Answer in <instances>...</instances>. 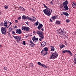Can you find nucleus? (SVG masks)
Instances as JSON below:
<instances>
[{
    "label": "nucleus",
    "instance_id": "obj_1",
    "mask_svg": "<svg viewBox=\"0 0 76 76\" xmlns=\"http://www.w3.org/2000/svg\"><path fill=\"white\" fill-rule=\"evenodd\" d=\"M48 48L47 47L45 48L41 52V54L43 56H46L48 54Z\"/></svg>",
    "mask_w": 76,
    "mask_h": 76
},
{
    "label": "nucleus",
    "instance_id": "obj_2",
    "mask_svg": "<svg viewBox=\"0 0 76 76\" xmlns=\"http://www.w3.org/2000/svg\"><path fill=\"white\" fill-rule=\"evenodd\" d=\"M58 57V54L57 53H53L52 55L50 56V59H55L56 58H57Z\"/></svg>",
    "mask_w": 76,
    "mask_h": 76
},
{
    "label": "nucleus",
    "instance_id": "obj_3",
    "mask_svg": "<svg viewBox=\"0 0 76 76\" xmlns=\"http://www.w3.org/2000/svg\"><path fill=\"white\" fill-rule=\"evenodd\" d=\"M69 4V2L67 0L65 1L63 3V6H64V7L66 10H68L69 8L67 6V4Z\"/></svg>",
    "mask_w": 76,
    "mask_h": 76
},
{
    "label": "nucleus",
    "instance_id": "obj_4",
    "mask_svg": "<svg viewBox=\"0 0 76 76\" xmlns=\"http://www.w3.org/2000/svg\"><path fill=\"white\" fill-rule=\"evenodd\" d=\"M36 33L37 34H38L40 37L42 38V39H44V35L43 34H42V32L41 31L38 30L37 31Z\"/></svg>",
    "mask_w": 76,
    "mask_h": 76
},
{
    "label": "nucleus",
    "instance_id": "obj_5",
    "mask_svg": "<svg viewBox=\"0 0 76 76\" xmlns=\"http://www.w3.org/2000/svg\"><path fill=\"white\" fill-rule=\"evenodd\" d=\"M22 19L24 20H27L28 19L29 20L32 21V19L29 17L26 16V15H24L22 16Z\"/></svg>",
    "mask_w": 76,
    "mask_h": 76
},
{
    "label": "nucleus",
    "instance_id": "obj_6",
    "mask_svg": "<svg viewBox=\"0 0 76 76\" xmlns=\"http://www.w3.org/2000/svg\"><path fill=\"white\" fill-rule=\"evenodd\" d=\"M43 12L44 13L48 16H50L51 15V12L50 10L47 9H45L43 10Z\"/></svg>",
    "mask_w": 76,
    "mask_h": 76
},
{
    "label": "nucleus",
    "instance_id": "obj_7",
    "mask_svg": "<svg viewBox=\"0 0 76 76\" xmlns=\"http://www.w3.org/2000/svg\"><path fill=\"white\" fill-rule=\"evenodd\" d=\"M59 34H60L61 35H63V36L65 35H66L65 30L64 29H61L59 30Z\"/></svg>",
    "mask_w": 76,
    "mask_h": 76
},
{
    "label": "nucleus",
    "instance_id": "obj_8",
    "mask_svg": "<svg viewBox=\"0 0 76 76\" xmlns=\"http://www.w3.org/2000/svg\"><path fill=\"white\" fill-rule=\"evenodd\" d=\"M1 32L2 34L6 35V32L7 30L5 27H2L1 28Z\"/></svg>",
    "mask_w": 76,
    "mask_h": 76
},
{
    "label": "nucleus",
    "instance_id": "obj_9",
    "mask_svg": "<svg viewBox=\"0 0 76 76\" xmlns=\"http://www.w3.org/2000/svg\"><path fill=\"white\" fill-rule=\"evenodd\" d=\"M13 37H14V38H15L16 40H17L18 42H19V41L21 40V37H20L13 36Z\"/></svg>",
    "mask_w": 76,
    "mask_h": 76
},
{
    "label": "nucleus",
    "instance_id": "obj_10",
    "mask_svg": "<svg viewBox=\"0 0 76 76\" xmlns=\"http://www.w3.org/2000/svg\"><path fill=\"white\" fill-rule=\"evenodd\" d=\"M22 30L23 31H29V28L28 27H23L22 28Z\"/></svg>",
    "mask_w": 76,
    "mask_h": 76
},
{
    "label": "nucleus",
    "instance_id": "obj_11",
    "mask_svg": "<svg viewBox=\"0 0 76 76\" xmlns=\"http://www.w3.org/2000/svg\"><path fill=\"white\" fill-rule=\"evenodd\" d=\"M29 45H30V47H34L35 46V44L34 43V42L32 41V40H30L29 43Z\"/></svg>",
    "mask_w": 76,
    "mask_h": 76
},
{
    "label": "nucleus",
    "instance_id": "obj_12",
    "mask_svg": "<svg viewBox=\"0 0 76 76\" xmlns=\"http://www.w3.org/2000/svg\"><path fill=\"white\" fill-rule=\"evenodd\" d=\"M16 33L17 34H22V31L20 29H17L16 31Z\"/></svg>",
    "mask_w": 76,
    "mask_h": 76
},
{
    "label": "nucleus",
    "instance_id": "obj_13",
    "mask_svg": "<svg viewBox=\"0 0 76 76\" xmlns=\"http://www.w3.org/2000/svg\"><path fill=\"white\" fill-rule=\"evenodd\" d=\"M43 26V25L42 24L39 23V25L37 27V28L39 30H40L42 28V27Z\"/></svg>",
    "mask_w": 76,
    "mask_h": 76
},
{
    "label": "nucleus",
    "instance_id": "obj_14",
    "mask_svg": "<svg viewBox=\"0 0 76 76\" xmlns=\"http://www.w3.org/2000/svg\"><path fill=\"white\" fill-rule=\"evenodd\" d=\"M47 44V42H43L42 43V44H41V46L42 47H44V46H45L46 44Z\"/></svg>",
    "mask_w": 76,
    "mask_h": 76
},
{
    "label": "nucleus",
    "instance_id": "obj_15",
    "mask_svg": "<svg viewBox=\"0 0 76 76\" xmlns=\"http://www.w3.org/2000/svg\"><path fill=\"white\" fill-rule=\"evenodd\" d=\"M62 13H63V15H65L66 16H67V17L69 16V14H68L67 12H62Z\"/></svg>",
    "mask_w": 76,
    "mask_h": 76
},
{
    "label": "nucleus",
    "instance_id": "obj_16",
    "mask_svg": "<svg viewBox=\"0 0 76 76\" xmlns=\"http://www.w3.org/2000/svg\"><path fill=\"white\" fill-rule=\"evenodd\" d=\"M32 39L33 41H35V40H38V38H36L35 36H34V37H33Z\"/></svg>",
    "mask_w": 76,
    "mask_h": 76
},
{
    "label": "nucleus",
    "instance_id": "obj_17",
    "mask_svg": "<svg viewBox=\"0 0 76 76\" xmlns=\"http://www.w3.org/2000/svg\"><path fill=\"white\" fill-rule=\"evenodd\" d=\"M4 26H5V28L7 27V22L6 21H5L4 22Z\"/></svg>",
    "mask_w": 76,
    "mask_h": 76
},
{
    "label": "nucleus",
    "instance_id": "obj_18",
    "mask_svg": "<svg viewBox=\"0 0 76 76\" xmlns=\"http://www.w3.org/2000/svg\"><path fill=\"white\" fill-rule=\"evenodd\" d=\"M60 23H61V21L58 20H57L56 22V25H60Z\"/></svg>",
    "mask_w": 76,
    "mask_h": 76
},
{
    "label": "nucleus",
    "instance_id": "obj_19",
    "mask_svg": "<svg viewBox=\"0 0 76 76\" xmlns=\"http://www.w3.org/2000/svg\"><path fill=\"white\" fill-rule=\"evenodd\" d=\"M19 8L20 10H22V11H25V9L22 7H19Z\"/></svg>",
    "mask_w": 76,
    "mask_h": 76
},
{
    "label": "nucleus",
    "instance_id": "obj_20",
    "mask_svg": "<svg viewBox=\"0 0 76 76\" xmlns=\"http://www.w3.org/2000/svg\"><path fill=\"white\" fill-rule=\"evenodd\" d=\"M50 47H52L51 49V51H54V50H55L54 47L53 46H51Z\"/></svg>",
    "mask_w": 76,
    "mask_h": 76
},
{
    "label": "nucleus",
    "instance_id": "obj_21",
    "mask_svg": "<svg viewBox=\"0 0 76 76\" xmlns=\"http://www.w3.org/2000/svg\"><path fill=\"white\" fill-rule=\"evenodd\" d=\"M38 23H39V22H38V21H37L36 23L34 24V26H36L37 25H38Z\"/></svg>",
    "mask_w": 76,
    "mask_h": 76
},
{
    "label": "nucleus",
    "instance_id": "obj_22",
    "mask_svg": "<svg viewBox=\"0 0 76 76\" xmlns=\"http://www.w3.org/2000/svg\"><path fill=\"white\" fill-rule=\"evenodd\" d=\"M51 19L53 20H54L55 19H56V16H54L51 17Z\"/></svg>",
    "mask_w": 76,
    "mask_h": 76
},
{
    "label": "nucleus",
    "instance_id": "obj_23",
    "mask_svg": "<svg viewBox=\"0 0 76 76\" xmlns=\"http://www.w3.org/2000/svg\"><path fill=\"white\" fill-rule=\"evenodd\" d=\"M37 64H38V65H39V66H42V64H41V62H38L37 63Z\"/></svg>",
    "mask_w": 76,
    "mask_h": 76
},
{
    "label": "nucleus",
    "instance_id": "obj_24",
    "mask_svg": "<svg viewBox=\"0 0 76 76\" xmlns=\"http://www.w3.org/2000/svg\"><path fill=\"white\" fill-rule=\"evenodd\" d=\"M42 67H44V68H47V66H46L44 64H42Z\"/></svg>",
    "mask_w": 76,
    "mask_h": 76
},
{
    "label": "nucleus",
    "instance_id": "obj_25",
    "mask_svg": "<svg viewBox=\"0 0 76 76\" xmlns=\"http://www.w3.org/2000/svg\"><path fill=\"white\" fill-rule=\"evenodd\" d=\"M64 47H65V46L64 45L61 46L60 48L61 49L63 48H64Z\"/></svg>",
    "mask_w": 76,
    "mask_h": 76
},
{
    "label": "nucleus",
    "instance_id": "obj_26",
    "mask_svg": "<svg viewBox=\"0 0 76 76\" xmlns=\"http://www.w3.org/2000/svg\"><path fill=\"white\" fill-rule=\"evenodd\" d=\"M32 20L33 22L34 21H35L36 20V19H35V18H34V17H33V19H32Z\"/></svg>",
    "mask_w": 76,
    "mask_h": 76
},
{
    "label": "nucleus",
    "instance_id": "obj_27",
    "mask_svg": "<svg viewBox=\"0 0 76 76\" xmlns=\"http://www.w3.org/2000/svg\"><path fill=\"white\" fill-rule=\"evenodd\" d=\"M4 7H5V9H8V6H7L6 7L5 6H4Z\"/></svg>",
    "mask_w": 76,
    "mask_h": 76
},
{
    "label": "nucleus",
    "instance_id": "obj_28",
    "mask_svg": "<svg viewBox=\"0 0 76 76\" xmlns=\"http://www.w3.org/2000/svg\"><path fill=\"white\" fill-rule=\"evenodd\" d=\"M66 22L67 23H69L70 22V20L69 19H67L66 20Z\"/></svg>",
    "mask_w": 76,
    "mask_h": 76
},
{
    "label": "nucleus",
    "instance_id": "obj_29",
    "mask_svg": "<svg viewBox=\"0 0 76 76\" xmlns=\"http://www.w3.org/2000/svg\"><path fill=\"white\" fill-rule=\"evenodd\" d=\"M12 33L13 35H14V34H16V33L14 31H12Z\"/></svg>",
    "mask_w": 76,
    "mask_h": 76
},
{
    "label": "nucleus",
    "instance_id": "obj_30",
    "mask_svg": "<svg viewBox=\"0 0 76 76\" xmlns=\"http://www.w3.org/2000/svg\"><path fill=\"white\" fill-rule=\"evenodd\" d=\"M66 50H63L62 51V53H66Z\"/></svg>",
    "mask_w": 76,
    "mask_h": 76
},
{
    "label": "nucleus",
    "instance_id": "obj_31",
    "mask_svg": "<svg viewBox=\"0 0 76 76\" xmlns=\"http://www.w3.org/2000/svg\"><path fill=\"white\" fill-rule=\"evenodd\" d=\"M69 53L70 56H73V54L71 52H70Z\"/></svg>",
    "mask_w": 76,
    "mask_h": 76
},
{
    "label": "nucleus",
    "instance_id": "obj_32",
    "mask_svg": "<svg viewBox=\"0 0 76 76\" xmlns=\"http://www.w3.org/2000/svg\"><path fill=\"white\" fill-rule=\"evenodd\" d=\"M23 44L24 45H26V43H25V41H23Z\"/></svg>",
    "mask_w": 76,
    "mask_h": 76
},
{
    "label": "nucleus",
    "instance_id": "obj_33",
    "mask_svg": "<svg viewBox=\"0 0 76 76\" xmlns=\"http://www.w3.org/2000/svg\"><path fill=\"white\" fill-rule=\"evenodd\" d=\"M43 6L45 8H47V7L45 4H43Z\"/></svg>",
    "mask_w": 76,
    "mask_h": 76
},
{
    "label": "nucleus",
    "instance_id": "obj_34",
    "mask_svg": "<svg viewBox=\"0 0 76 76\" xmlns=\"http://www.w3.org/2000/svg\"><path fill=\"white\" fill-rule=\"evenodd\" d=\"M74 61L75 62V64H76V58L74 59Z\"/></svg>",
    "mask_w": 76,
    "mask_h": 76
},
{
    "label": "nucleus",
    "instance_id": "obj_35",
    "mask_svg": "<svg viewBox=\"0 0 76 76\" xmlns=\"http://www.w3.org/2000/svg\"><path fill=\"white\" fill-rule=\"evenodd\" d=\"M66 53H70V51H69V50H66Z\"/></svg>",
    "mask_w": 76,
    "mask_h": 76
},
{
    "label": "nucleus",
    "instance_id": "obj_36",
    "mask_svg": "<svg viewBox=\"0 0 76 76\" xmlns=\"http://www.w3.org/2000/svg\"><path fill=\"white\" fill-rule=\"evenodd\" d=\"M22 19V18H21V17H20L18 18V20H20V19Z\"/></svg>",
    "mask_w": 76,
    "mask_h": 76
},
{
    "label": "nucleus",
    "instance_id": "obj_37",
    "mask_svg": "<svg viewBox=\"0 0 76 76\" xmlns=\"http://www.w3.org/2000/svg\"><path fill=\"white\" fill-rule=\"evenodd\" d=\"M65 37H66V38H67V39H68V38H69V36L68 35H65Z\"/></svg>",
    "mask_w": 76,
    "mask_h": 76
},
{
    "label": "nucleus",
    "instance_id": "obj_38",
    "mask_svg": "<svg viewBox=\"0 0 76 76\" xmlns=\"http://www.w3.org/2000/svg\"><path fill=\"white\" fill-rule=\"evenodd\" d=\"M75 4L74 3L73 4V2L72 3V5L73 7H73V6H75Z\"/></svg>",
    "mask_w": 76,
    "mask_h": 76
},
{
    "label": "nucleus",
    "instance_id": "obj_39",
    "mask_svg": "<svg viewBox=\"0 0 76 76\" xmlns=\"http://www.w3.org/2000/svg\"><path fill=\"white\" fill-rule=\"evenodd\" d=\"M50 20L51 22H53V20H52L51 19H50Z\"/></svg>",
    "mask_w": 76,
    "mask_h": 76
},
{
    "label": "nucleus",
    "instance_id": "obj_40",
    "mask_svg": "<svg viewBox=\"0 0 76 76\" xmlns=\"http://www.w3.org/2000/svg\"><path fill=\"white\" fill-rule=\"evenodd\" d=\"M10 25H9V26H8V27H9V26H10L12 25V23L10 22Z\"/></svg>",
    "mask_w": 76,
    "mask_h": 76
},
{
    "label": "nucleus",
    "instance_id": "obj_41",
    "mask_svg": "<svg viewBox=\"0 0 76 76\" xmlns=\"http://www.w3.org/2000/svg\"><path fill=\"white\" fill-rule=\"evenodd\" d=\"M25 38H28V36L27 35V36H26V37H25Z\"/></svg>",
    "mask_w": 76,
    "mask_h": 76
},
{
    "label": "nucleus",
    "instance_id": "obj_42",
    "mask_svg": "<svg viewBox=\"0 0 76 76\" xmlns=\"http://www.w3.org/2000/svg\"><path fill=\"white\" fill-rule=\"evenodd\" d=\"M15 22H16V23H18V20H15Z\"/></svg>",
    "mask_w": 76,
    "mask_h": 76
},
{
    "label": "nucleus",
    "instance_id": "obj_43",
    "mask_svg": "<svg viewBox=\"0 0 76 76\" xmlns=\"http://www.w3.org/2000/svg\"><path fill=\"white\" fill-rule=\"evenodd\" d=\"M4 70H7V69H6V67H4Z\"/></svg>",
    "mask_w": 76,
    "mask_h": 76
},
{
    "label": "nucleus",
    "instance_id": "obj_44",
    "mask_svg": "<svg viewBox=\"0 0 76 76\" xmlns=\"http://www.w3.org/2000/svg\"><path fill=\"white\" fill-rule=\"evenodd\" d=\"M28 21L26 22V23L27 25H28L29 24H28Z\"/></svg>",
    "mask_w": 76,
    "mask_h": 76
},
{
    "label": "nucleus",
    "instance_id": "obj_45",
    "mask_svg": "<svg viewBox=\"0 0 76 76\" xmlns=\"http://www.w3.org/2000/svg\"><path fill=\"white\" fill-rule=\"evenodd\" d=\"M42 38L39 39V41H42Z\"/></svg>",
    "mask_w": 76,
    "mask_h": 76
},
{
    "label": "nucleus",
    "instance_id": "obj_46",
    "mask_svg": "<svg viewBox=\"0 0 76 76\" xmlns=\"http://www.w3.org/2000/svg\"><path fill=\"white\" fill-rule=\"evenodd\" d=\"M50 4H52V5H53V2H52V1H51Z\"/></svg>",
    "mask_w": 76,
    "mask_h": 76
},
{
    "label": "nucleus",
    "instance_id": "obj_47",
    "mask_svg": "<svg viewBox=\"0 0 76 76\" xmlns=\"http://www.w3.org/2000/svg\"><path fill=\"white\" fill-rule=\"evenodd\" d=\"M41 30L42 31H44V28H43L42 27V28Z\"/></svg>",
    "mask_w": 76,
    "mask_h": 76
},
{
    "label": "nucleus",
    "instance_id": "obj_48",
    "mask_svg": "<svg viewBox=\"0 0 76 76\" xmlns=\"http://www.w3.org/2000/svg\"><path fill=\"white\" fill-rule=\"evenodd\" d=\"M14 29H15V28H17V26H15V27H14Z\"/></svg>",
    "mask_w": 76,
    "mask_h": 76
},
{
    "label": "nucleus",
    "instance_id": "obj_49",
    "mask_svg": "<svg viewBox=\"0 0 76 76\" xmlns=\"http://www.w3.org/2000/svg\"><path fill=\"white\" fill-rule=\"evenodd\" d=\"M13 29L12 28H11L10 30V31H12V30Z\"/></svg>",
    "mask_w": 76,
    "mask_h": 76
},
{
    "label": "nucleus",
    "instance_id": "obj_50",
    "mask_svg": "<svg viewBox=\"0 0 76 76\" xmlns=\"http://www.w3.org/2000/svg\"><path fill=\"white\" fill-rule=\"evenodd\" d=\"M74 57H75V58H76V54L75 55Z\"/></svg>",
    "mask_w": 76,
    "mask_h": 76
},
{
    "label": "nucleus",
    "instance_id": "obj_51",
    "mask_svg": "<svg viewBox=\"0 0 76 76\" xmlns=\"http://www.w3.org/2000/svg\"><path fill=\"white\" fill-rule=\"evenodd\" d=\"M30 35L31 36V37H32V34H30Z\"/></svg>",
    "mask_w": 76,
    "mask_h": 76
},
{
    "label": "nucleus",
    "instance_id": "obj_52",
    "mask_svg": "<svg viewBox=\"0 0 76 76\" xmlns=\"http://www.w3.org/2000/svg\"><path fill=\"white\" fill-rule=\"evenodd\" d=\"M8 36H9V37H11V35H10V34H8Z\"/></svg>",
    "mask_w": 76,
    "mask_h": 76
},
{
    "label": "nucleus",
    "instance_id": "obj_53",
    "mask_svg": "<svg viewBox=\"0 0 76 76\" xmlns=\"http://www.w3.org/2000/svg\"><path fill=\"white\" fill-rule=\"evenodd\" d=\"M49 10H50L51 12H52V11H52V10H51V9H50Z\"/></svg>",
    "mask_w": 76,
    "mask_h": 76
},
{
    "label": "nucleus",
    "instance_id": "obj_54",
    "mask_svg": "<svg viewBox=\"0 0 76 76\" xmlns=\"http://www.w3.org/2000/svg\"><path fill=\"white\" fill-rule=\"evenodd\" d=\"M1 45H0V48H1Z\"/></svg>",
    "mask_w": 76,
    "mask_h": 76
},
{
    "label": "nucleus",
    "instance_id": "obj_55",
    "mask_svg": "<svg viewBox=\"0 0 76 76\" xmlns=\"http://www.w3.org/2000/svg\"><path fill=\"white\" fill-rule=\"evenodd\" d=\"M74 6H76V4H74Z\"/></svg>",
    "mask_w": 76,
    "mask_h": 76
},
{
    "label": "nucleus",
    "instance_id": "obj_56",
    "mask_svg": "<svg viewBox=\"0 0 76 76\" xmlns=\"http://www.w3.org/2000/svg\"><path fill=\"white\" fill-rule=\"evenodd\" d=\"M8 23H10V22H9V21H8Z\"/></svg>",
    "mask_w": 76,
    "mask_h": 76
},
{
    "label": "nucleus",
    "instance_id": "obj_57",
    "mask_svg": "<svg viewBox=\"0 0 76 76\" xmlns=\"http://www.w3.org/2000/svg\"><path fill=\"white\" fill-rule=\"evenodd\" d=\"M47 9H47V10H48V9H49V8H48V7H47V8H46Z\"/></svg>",
    "mask_w": 76,
    "mask_h": 76
},
{
    "label": "nucleus",
    "instance_id": "obj_58",
    "mask_svg": "<svg viewBox=\"0 0 76 76\" xmlns=\"http://www.w3.org/2000/svg\"><path fill=\"white\" fill-rule=\"evenodd\" d=\"M9 26H7V27H6L7 28H9Z\"/></svg>",
    "mask_w": 76,
    "mask_h": 76
},
{
    "label": "nucleus",
    "instance_id": "obj_59",
    "mask_svg": "<svg viewBox=\"0 0 76 76\" xmlns=\"http://www.w3.org/2000/svg\"><path fill=\"white\" fill-rule=\"evenodd\" d=\"M75 34H76V31H75Z\"/></svg>",
    "mask_w": 76,
    "mask_h": 76
},
{
    "label": "nucleus",
    "instance_id": "obj_60",
    "mask_svg": "<svg viewBox=\"0 0 76 76\" xmlns=\"http://www.w3.org/2000/svg\"><path fill=\"white\" fill-rule=\"evenodd\" d=\"M10 32H8V35H9V34H10Z\"/></svg>",
    "mask_w": 76,
    "mask_h": 76
},
{
    "label": "nucleus",
    "instance_id": "obj_61",
    "mask_svg": "<svg viewBox=\"0 0 76 76\" xmlns=\"http://www.w3.org/2000/svg\"><path fill=\"white\" fill-rule=\"evenodd\" d=\"M66 35L67 36V35H68V34H66Z\"/></svg>",
    "mask_w": 76,
    "mask_h": 76
},
{
    "label": "nucleus",
    "instance_id": "obj_62",
    "mask_svg": "<svg viewBox=\"0 0 76 76\" xmlns=\"http://www.w3.org/2000/svg\"><path fill=\"white\" fill-rule=\"evenodd\" d=\"M32 67H34V66L33 65H32Z\"/></svg>",
    "mask_w": 76,
    "mask_h": 76
},
{
    "label": "nucleus",
    "instance_id": "obj_63",
    "mask_svg": "<svg viewBox=\"0 0 76 76\" xmlns=\"http://www.w3.org/2000/svg\"><path fill=\"white\" fill-rule=\"evenodd\" d=\"M66 45H67V44H66Z\"/></svg>",
    "mask_w": 76,
    "mask_h": 76
},
{
    "label": "nucleus",
    "instance_id": "obj_64",
    "mask_svg": "<svg viewBox=\"0 0 76 76\" xmlns=\"http://www.w3.org/2000/svg\"><path fill=\"white\" fill-rule=\"evenodd\" d=\"M9 29H10H10H11V28H9Z\"/></svg>",
    "mask_w": 76,
    "mask_h": 76
}]
</instances>
